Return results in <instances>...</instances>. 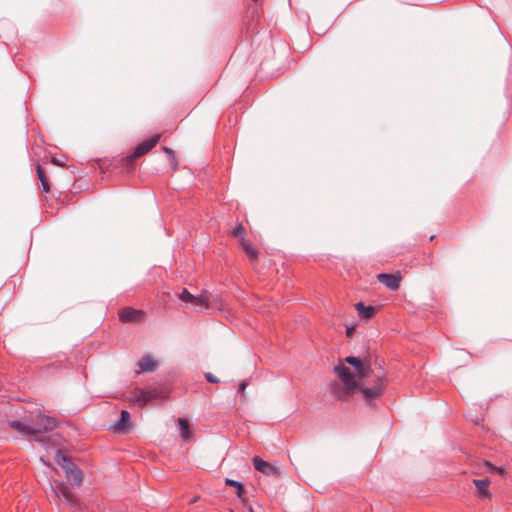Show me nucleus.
<instances>
[{"label":"nucleus","mask_w":512,"mask_h":512,"mask_svg":"<svg viewBox=\"0 0 512 512\" xmlns=\"http://www.w3.org/2000/svg\"><path fill=\"white\" fill-rule=\"evenodd\" d=\"M345 362L353 366L354 372L343 363L335 367L336 374L344 383L343 394H339V397L349 395L360 388L363 399L371 403L383 393L386 382L382 375H375L374 384L371 387L366 386L365 379L371 372L369 364L354 356L346 357Z\"/></svg>","instance_id":"obj_1"},{"label":"nucleus","mask_w":512,"mask_h":512,"mask_svg":"<svg viewBox=\"0 0 512 512\" xmlns=\"http://www.w3.org/2000/svg\"><path fill=\"white\" fill-rule=\"evenodd\" d=\"M8 426L23 436L38 435L56 426V421L52 417L38 415L37 421L32 422L28 419L8 421Z\"/></svg>","instance_id":"obj_2"},{"label":"nucleus","mask_w":512,"mask_h":512,"mask_svg":"<svg viewBox=\"0 0 512 512\" xmlns=\"http://www.w3.org/2000/svg\"><path fill=\"white\" fill-rule=\"evenodd\" d=\"M55 461L65 472L67 480L72 485H80L82 482L81 470L71 462L60 450L55 453Z\"/></svg>","instance_id":"obj_3"},{"label":"nucleus","mask_w":512,"mask_h":512,"mask_svg":"<svg viewBox=\"0 0 512 512\" xmlns=\"http://www.w3.org/2000/svg\"><path fill=\"white\" fill-rule=\"evenodd\" d=\"M166 396V392L161 389L155 388L145 390L141 388H136L131 393L130 401L138 406H144L147 403L151 402L152 400L165 398Z\"/></svg>","instance_id":"obj_4"},{"label":"nucleus","mask_w":512,"mask_h":512,"mask_svg":"<svg viewBox=\"0 0 512 512\" xmlns=\"http://www.w3.org/2000/svg\"><path fill=\"white\" fill-rule=\"evenodd\" d=\"M158 140H159V135H155V136L141 142L135 148L134 152L131 155L122 159L123 166L126 167L127 169H132L135 159H137L138 157H140V156L146 154L148 151H150L157 144Z\"/></svg>","instance_id":"obj_5"},{"label":"nucleus","mask_w":512,"mask_h":512,"mask_svg":"<svg viewBox=\"0 0 512 512\" xmlns=\"http://www.w3.org/2000/svg\"><path fill=\"white\" fill-rule=\"evenodd\" d=\"M51 488L57 498L70 504L75 502L76 498L74 493L63 482L54 481Z\"/></svg>","instance_id":"obj_6"},{"label":"nucleus","mask_w":512,"mask_h":512,"mask_svg":"<svg viewBox=\"0 0 512 512\" xmlns=\"http://www.w3.org/2000/svg\"><path fill=\"white\" fill-rule=\"evenodd\" d=\"M377 279L380 283L385 285L387 288L395 291L400 286L401 276L400 274H386L381 273L377 275Z\"/></svg>","instance_id":"obj_7"},{"label":"nucleus","mask_w":512,"mask_h":512,"mask_svg":"<svg viewBox=\"0 0 512 512\" xmlns=\"http://www.w3.org/2000/svg\"><path fill=\"white\" fill-rule=\"evenodd\" d=\"M254 468L267 476L277 475L279 473L278 468L271 465L270 463L262 460L260 457L255 456L253 458Z\"/></svg>","instance_id":"obj_8"},{"label":"nucleus","mask_w":512,"mask_h":512,"mask_svg":"<svg viewBox=\"0 0 512 512\" xmlns=\"http://www.w3.org/2000/svg\"><path fill=\"white\" fill-rule=\"evenodd\" d=\"M141 317V311L133 308H124L119 312V318L122 322H133L139 320Z\"/></svg>","instance_id":"obj_9"},{"label":"nucleus","mask_w":512,"mask_h":512,"mask_svg":"<svg viewBox=\"0 0 512 512\" xmlns=\"http://www.w3.org/2000/svg\"><path fill=\"white\" fill-rule=\"evenodd\" d=\"M478 495L482 498H490L489 484L490 481L487 478L475 479L474 481Z\"/></svg>","instance_id":"obj_10"},{"label":"nucleus","mask_w":512,"mask_h":512,"mask_svg":"<svg viewBox=\"0 0 512 512\" xmlns=\"http://www.w3.org/2000/svg\"><path fill=\"white\" fill-rule=\"evenodd\" d=\"M140 371L142 372H152L155 370L157 363L150 355H145L141 358L138 363Z\"/></svg>","instance_id":"obj_11"},{"label":"nucleus","mask_w":512,"mask_h":512,"mask_svg":"<svg viewBox=\"0 0 512 512\" xmlns=\"http://www.w3.org/2000/svg\"><path fill=\"white\" fill-rule=\"evenodd\" d=\"M355 309L358 312V315L363 319H370L372 318L375 313L376 309L373 306H366L363 303H357L355 305Z\"/></svg>","instance_id":"obj_12"},{"label":"nucleus","mask_w":512,"mask_h":512,"mask_svg":"<svg viewBox=\"0 0 512 512\" xmlns=\"http://www.w3.org/2000/svg\"><path fill=\"white\" fill-rule=\"evenodd\" d=\"M129 419H130V414L128 411L126 410H123L121 412V415H120V418L119 420L114 424L113 426V429L115 432H123L124 429L127 427L128 425V422H129Z\"/></svg>","instance_id":"obj_13"},{"label":"nucleus","mask_w":512,"mask_h":512,"mask_svg":"<svg viewBox=\"0 0 512 512\" xmlns=\"http://www.w3.org/2000/svg\"><path fill=\"white\" fill-rule=\"evenodd\" d=\"M208 302H209V294L206 291H204L200 295L194 296L192 305H194L195 307L200 306L204 309H207L209 307Z\"/></svg>","instance_id":"obj_14"},{"label":"nucleus","mask_w":512,"mask_h":512,"mask_svg":"<svg viewBox=\"0 0 512 512\" xmlns=\"http://www.w3.org/2000/svg\"><path fill=\"white\" fill-rule=\"evenodd\" d=\"M178 425L180 428L181 437L184 440H189L191 438V431H190V425H189L188 420H186L184 418H179Z\"/></svg>","instance_id":"obj_15"},{"label":"nucleus","mask_w":512,"mask_h":512,"mask_svg":"<svg viewBox=\"0 0 512 512\" xmlns=\"http://www.w3.org/2000/svg\"><path fill=\"white\" fill-rule=\"evenodd\" d=\"M36 171H37L38 179L41 182L43 191L45 193H48L50 191V185L48 183V180L46 178V175H45V172H44L43 168L40 165H37Z\"/></svg>","instance_id":"obj_16"},{"label":"nucleus","mask_w":512,"mask_h":512,"mask_svg":"<svg viewBox=\"0 0 512 512\" xmlns=\"http://www.w3.org/2000/svg\"><path fill=\"white\" fill-rule=\"evenodd\" d=\"M225 483H226V485L235 488L236 494L239 497L242 495L244 489H243V485L240 482L232 480V479H226Z\"/></svg>","instance_id":"obj_17"},{"label":"nucleus","mask_w":512,"mask_h":512,"mask_svg":"<svg viewBox=\"0 0 512 512\" xmlns=\"http://www.w3.org/2000/svg\"><path fill=\"white\" fill-rule=\"evenodd\" d=\"M178 296L182 301L189 302L191 304L194 299V295L191 294L187 289H183L182 292Z\"/></svg>","instance_id":"obj_18"},{"label":"nucleus","mask_w":512,"mask_h":512,"mask_svg":"<svg viewBox=\"0 0 512 512\" xmlns=\"http://www.w3.org/2000/svg\"><path fill=\"white\" fill-rule=\"evenodd\" d=\"M163 150L169 156L170 163L173 166V168L175 169L177 167V160H176V156H175L174 152L167 147H163Z\"/></svg>","instance_id":"obj_19"},{"label":"nucleus","mask_w":512,"mask_h":512,"mask_svg":"<svg viewBox=\"0 0 512 512\" xmlns=\"http://www.w3.org/2000/svg\"><path fill=\"white\" fill-rule=\"evenodd\" d=\"M244 250L251 259H255L257 254L254 248L250 245H244Z\"/></svg>","instance_id":"obj_20"},{"label":"nucleus","mask_w":512,"mask_h":512,"mask_svg":"<svg viewBox=\"0 0 512 512\" xmlns=\"http://www.w3.org/2000/svg\"><path fill=\"white\" fill-rule=\"evenodd\" d=\"M244 231H245L244 227L240 224L233 229V234L236 237H242V235L244 234Z\"/></svg>","instance_id":"obj_21"},{"label":"nucleus","mask_w":512,"mask_h":512,"mask_svg":"<svg viewBox=\"0 0 512 512\" xmlns=\"http://www.w3.org/2000/svg\"><path fill=\"white\" fill-rule=\"evenodd\" d=\"M205 378L210 383H218L219 382V379L217 377H215L212 373H209V372L205 374Z\"/></svg>","instance_id":"obj_22"},{"label":"nucleus","mask_w":512,"mask_h":512,"mask_svg":"<svg viewBox=\"0 0 512 512\" xmlns=\"http://www.w3.org/2000/svg\"><path fill=\"white\" fill-rule=\"evenodd\" d=\"M486 465H487V467H488V471H489V472L497 471V472H499L500 474H502V473H503V469H502V468H497V467L493 466V465H492L491 463H489V462H486Z\"/></svg>","instance_id":"obj_23"},{"label":"nucleus","mask_w":512,"mask_h":512,"mask_svg":"<svg viewBox=\"0 0 512 512\" xmlns=\"http://www.w3.org/2000/svg\"><path fill=\"white\" fill-rule=\"evenodd\" d=\"M246 383L245 382H242L240 385H239V391L240 392H244L245 388H246Z\"/></svg>","instance_id":"obj_24"},{"label":"nucleus","mask_w":512,"mask_h":512,"mask_svg":"<svg viewBox=\"0 0 512 512\" xmlns=\"http://www.w3.org/2000/svg\"><path fill=\"white\" fill-rule=\"evenodd\" d=\"M52 162L57 164V165H62L60 162H56V158H52Z\"/></svg>","instance_id":"obj_25"},{"label":"nucleus","mask_w":512,"mask_h":512,"mask_svg":"<svg viewBox=\"0 0 512 512\" xmlns=\"http://www.w3.org/2000/svg\"><path fill=\"white\" fill-rule=\"evenodd\" d=\"M351 329H347V334L350 335Z\"/></svg>","instance_id":"obj_26"},{"label":"nucleus","mask_w":512,"mask_h":512,"mask_svg":"<svg viewBox=\"0 0 512 512\" xmlns=\"http://www.w3.org/2000/svg\"><path fill=\"white\" fill-rule=\"evenodd\" d=\"M249 512H253L252 508L249 509Z\"/></svg>","instance_id":"obj_27"},{"label":"nucleus","mask_w":512,"mask_h":512,"mask_svg":"<svg viewBox=\"0 0 512 512\" xmlns=\"http://www.w3.org/2000/svg\"><path fill=\"white\" fill-rule=\"evenodd\" d=\"M254 2H257L258 0H253Z\"/></svg>","instance_id":"obj_28"}]
</instances>
